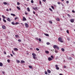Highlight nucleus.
Returning <instances> with one entry per match:
<instances>
[{"label":"nucleus","instance_id":"f257e3e1","mask_svg":"<svg viewBox=\"0 0 75 75\" xmlns=\"http://www.w3.org/2000/svg\"><path fill=\"white\" fill-rule=\"evenodd\" d=\"M53 48H54V49H55V48H56V49H57V50H59V47L57 45H54L53 46Z\"/></svg>","mask_w":75,"mask_h":75},{"label":"nucleus","instance_id":"f03ea898","mask_svg":"<svg viewBox=\"0 0 75 75\" xmlns=\"http://www.w3.org/2000/svg\"><path fill=\"white\" fill-rule=\"evenodd\" d=\"M59 41H60L61 42H63L64 41L62 40V39L61 37L59 38L58 39Z\"/></svg>","mask_w":75,"mask_h":75},{"label":"nucleus","instance_id":"7ed1b4c3","mask_svg":"<svg viewBox=\"0 0 75 75\" xmlns=\"http://www.w3.org/2000/svg\"><path fill=\"white\" fill-rule=\"evenodd\" d=\"M2 29H3V30H6V26L4 25H2Z\"/></svg>","mask_w":75,"mask_h":75},{"label":"nucleus","instance_id":"20e7f679","mask_svg":"<svg viewBox=\"0 0 75 75\" xmlns=\"http://www.w3.org/2000/svg\"><path fill=\"white\" fill-rule=\"evenodd\" d=\"M33 10H35L36 11L38 10V7H37V6L36 7H33Z\"/></svg>","mask_w":75,"mask_h":75},{"label":"nucleus","instance_id":"39448f33","mask_svg":"<svg viewBox=\"0 0 75 75\" xmlns=\"http://www.w3.org/2000/svg\"><path fill=\"white\" fill-rule=\"evenodd\" d=\"M70 21L71 23H74V19H71Z\"/></svg>","mask_w":75,"mask_h":75},{"label":"nucleus","instance_id":"423d86ee","mask_svg":"<svg viewBox=\"0 0 75 75\" xmlns=\"http://www.w3.org/2000/svg\"><path fill=\"white\" fill-rule=\"evenodd\" d=\"M25 27L26 28H28V24H27V23H25Z\"/></svg>","mask_w":75,"mask_h":75},{"label":"nucleus","instance_id":"0eeeda50","mask_svg":"<svg viewBox=\"0 0 75 75\" xmlns=\"http://www.w3.org/2000/svg\"><path fill=\"white\" fill-rule=\"evenodd\" d=\"M48 61H52V59L51 57H48Z\"/></svg>","mask_w":75,"mask_h":75},{"label":"nucleus","instance_id":"6e6552de","mask_svg":"<svg viewBox=\"0 0 75 75\" xmlns=\"http://www.w3.org/2000/svg\"><path fill=\"white\" fill-rule=\"evenodd\" d=\"M26 20H27L26 18H25L24 17H23V21H26Z\"/></svg>","mask_w":75,"mask_h":75},{"label":"nucleus","instance_id":"1a4fd4ad","mask_svg":"<svg viewBox=\"0 0 75 75\" xmlns=\"http://www.w3.org/2000/svg\"><path fill=\"white\" fill-rule=\"evenodd\" d=\"M25 61L22 60L21 61V64H23V63H25Z\"/></svg>","mask_w":75,"mask_h":75},{"label":"nucleus","instance_id":"9d476101","mask_svg":"<svg viewBox=\"0 0 75 75\" xmlns=\"http://www.w3.org/2000/svg\"><path fill=\"white\" fill-rule=\"evenodd\" d=\"M47 72L48 73H49V74H50L51 73V71L48 69L47 70Z\"/></svg>","mask_w":75,"mask_h":75},{"label":"nucleus","instance_id":"9b49d317","mask_svg":"<svg viewBox=\"0 0 75 75\" xmlns=\"http://www.w3.org/2000/svg\"><path fill=\"white\" fill-rule=\"evenodd\" d=\"M7 21H9V22H10L11 21V20H10V19L9 18H8L7 19Z\"/></svg>","mask_w":75,"mask_h":75},{"label":"nucleus","instance_id":"f8f14e48","mask_svg":"<svg viewBox=\"0 0 75 75\" xmlns=\"http://www.w3.org/2000/svg\"><path fill=\"white\" fill-rule=\"evenodd\" d=\"M57 21H60V19L59 18H57Z\"/></svg>","mask_w":75,"mask_h":75},{"label":"nucleus","instance_id":"ddd939ff","mask_svg":"<svg viewBox=\"0 0 75 75\" xmlns=\"http://www.w3.org/2000/svg\"><path fill=\"white\" fill-rule=\"evenodd\" d=\"M14 51H18V49H17V48H14Z\"/></svg>","mask_w":75,"mask_h":75},{"label":"nucleus","instance_id":"4468645a","mask_svg":"<svg viewBox=\"0 0 75 75\" xmlns=\"http://www.w3.org/2000/svg\"><path fill=\"white\" fill-rule=\"evenodd\" d=\"M4 4V5H7V3L6 2H3Z\"/></svg>","mask_w":75,"mask_h":75},{"label":"nucleus","instance_id":"2eb2a0df","mask_svg":"<svg viewBox=\"0 0 75 75\" xmlns=\"http://www.w3.org/2000/svg\"><path fill=\"white\" fill-rule=\"evenodd\" d=\"M45 52L46 54H49V51H45Z\"/></svg>","mask_w":75,"mask_h":75},{"label":"nucleus","instance_id":"dca6fc26","mask_svg":"<svg viewBox=\"0 0 75 75\" xmlns=\"http://www.w3.org/2000/svg\"><path fill=\"white\" fill-rule=\"evenodd\" d=\"M32 55L33 56H36V54H35V53H33L32 54Z\"/></svg>","mask_w":75,"mask_h":75},{"label":"nucleus","instance_id":"f3484780","mask_svg":"<svg viewBox=\"0 0 75 75\" xmlns=\"http://www.w3.org/2000/svg\"><path fill=\"white\" fill-rule=\"evenodd\" d=\"M3 64L2 63L0 62V66L3 67Z\"/></svg>","mask_w":75,"mask_h":75},{"label":"nucleus","instance_id":"a211bd4d","mask_svg":"<svg viewBox=\"0 0 75 75\" xmlns=\"http://www.w3.org/2000/svg\"><path fill=\"white\" fill-rule=\"evenodd\" d=\"M61 50H62V51L63 52L65 51V49H64L63 48H62L61 49Z\"/></svg>","mask_w":75,"mask_h":75},{"label":"nucleus","instance_id":"6ab92c4d","mask_svg":"<svg viewBox=\"0 0 75 75\" xmlns=\"http://www.w3.org/2000/svg\"><path fill=\"white\" fill-rule=\"evenodd\" d=\"M27 9L28 11H29V12L30 11V8H27Z\"/></svg>","mask_w":75,"mask_h":75},{"label":"nucleus","instance_id":"aec40b11","mask_svg":"<svg viewBox=\"0 0 75 75\" xmlns=\"http://www.w3.org/2000/svg\"><path fill=\"white\" fill-rule=\"evenodd\" d=\"M44 34H45V35H46V36H47V37L49 36V35H48V34H46V33H44Z\"/></svg>","mask_w":75,"mask_h":75},{"label":"nucleus","instance_id":"412c9836","mask_svg":"<svg viewBox=\"0 0 75 75\" xmlns=\"http://www.w3.org/2000/svg\"><path fill=\"white\" fill-rule=\"evenodd\" d=\"M11 16H16V15H15L14 14H13V13H11Z\"/></svg>","mask_w":75,"mask_h":75},{"label":"nucleus","instance_id":"4be33fe9","mask_svg":"<svg viewBox=\"0 0 75 75\" xmlns=\"http://www.w3.org/2000/svg\"><path fill=\"white\" fill-rule=\"evenodd\" d=\"M17 8H18V10H20L21 9H20V8L19 7L17 6Z\"/></svg>","mask_w":75,"mask_h":75},{"label":"nucleus","instance_id":"5701e85b","mask_svg":"<svg viewBox=\"0 0 75 75\" xmlns=\"http://www.w3.org/2000/svg\"><path fill=\"white\" fill-rule=\"evenodd\" d=\"M68 59H69V60H72V58L71 57H69Z\"/></svg>","mask_w":75,"mask_h":75},{"label":"nucleus","instance_id":"b1692460","mask_svg":"<svg viewBox=\"0 0 75 75\" xmlns=\"http://www.w3.org/2000/svg\"><path fill=\"white\" fill-rule=\"evenodd\" d=\"M49 23H50V24H52V22L51 21H49Z\"/></svg>","mask_w":75,"mask_h":75},{"label":"nucleus","instance_id":"393cba45","mask_svg":"<svg viewBox=\"0 0 75 75\" xmlns=\"http://www.w3.org/2000/svg\"><path fill=\"white\" fill-rule=\"evenodd\" d=\"M58 50H56V49H55V53H58Z\"/></svg>","mask_w":75,"mask_h":75},{"label":"nucleus","instance_id":"a878e982","mask_svg":"<svg viewBox=\"0 0 75 75\" xmlns=\"http://www.w3.org/2000/svg\"><path fill=\"white\" fill-rule=\"evenodd\" d=\"M16 61L18 63H20V61H19L18 60H16Z\"/></svg>","mask_w":75,"mask_h":75},{"label":"nucleus","instance_id":"bb28decb","mask_svg":"<svg viewBox=\"0 0 75 75\" xmlns=\"http://www.w3.org/2000/svg\"><path fill=\"white\" fill-rule=\"evenodd\" d=\"M29 68L30 69H31V68H32V66H31L30 65L29 66Z\"/></svg>","mask_w":75,"mask_h":75},{"label":"nucleus","instance_id":"cd10ccee","mask_svg":"<svg viewBox=\"0 0 75 75\" xmlns=\"http://www.w3.org/2000/svg\"><path fill=\"white\" fill-rule=\"evenodd\" d=\"M18 41L20 42H21V40L20 39H18Z\"/></svg>","mask_w":75,"mask_h":75},{"label":"nucleus","instance_id":"c85d7f7f","mask_svg":"<svg viewBox=\"0 0 75 75\" xmlns=\"http://www.w3.org/2000/svg\"><path fill=\"white\" fill-rule=\"evenodd\" d=\"M12 24H13V25H15V23L14 22H11Z\"/></svg>","mask_w":75,"mask_h":75},{"label":"nucleus","instance_id":"c756f323","mask_svg":"<svg viewBox=\"0 0 75 75\" xmlns=\"http://www.w3.org/2000/svg\"><path fill=\"white\" fill-rule=\"evenodd\" d=\"M2 17H3V19H5V17L4 16V15H2Z\"/></svg>","mask_w":75,"mask_h":75},{"label":"nucleus","instance_id":"7c9ffc66","mask_svg":"<svg viewBox=\"0 0 75 75\" xmlns=\"http://www.w3.org/2000/svg\"><path fill=\"white\" fill-rule=\"evenodd\" d=\"M3 21L5 23H6V21L4 19H3Z\"/></svg>","mask_w":75,"mask_h":75},{"label":"nucleus","instance_id":"2f4dec72","mask_svg":"<svg viewBox=\"0 0 75 75\" xmlns=\"http://www.w3.org/2000/svg\"><path fill=\"white\" fill-rule=\"evenodd\" d=\"M7 61L8 62V63H9V62H10V59H8Z\"/></svg>","mask_w":75,"mask_h":75},{"label":"nucleus","instance_id":"473e14b6","mask_svg":"<svg viewBox=\"0 0 75 75\" xmlns=\"http://www.w3.org/2000/svg\"><path fill=\"white\" fill-rule=\"evenodd\" d=\"M47 45H50V43L49 42H47L46 43Z\"/></svg>","mask_w":75,"mask_h":75},{"label":"nucleus","instance_id":"72a5a7b5","mask_svg":"<svg viewBox=\"0 0 75 75\" xmlns=\"http://www.w3.org/2000/svg\"><path fill=\"white\" fill-rule=\"evenodd\" d=\"M18 18L17 17H16L15 18V20H17V19H18Z\"/></svg>","mask_w":75,"mask_h":75},{"label":"nucleus","instance_id":"f704fd0d","mask_svg":"<svg viewBox=\"0 0 75 75\" xmlns=\"http://www.w3.org/2000/svg\"><path fill=\"white\" fill-rule=\"evenodd\" d=\"M17 4L18 5H20V2H17Z\"/></svg>","mask_w":75,"mask_h":75},{"label":"nucleus","instance_id":"c9c22d12","mask_svg":"<svg viewBox=\"0 0 75 75\" xmlns=\"http://www.w3.org/2000/svg\"><path fill=\"white\" fill-rule=\"evenodd\" d=\"M45 74H46V75H47L48 74L47 71H45Z\"/></svg>","mask_w":75,"mask_h":75},{"label":"nucleus","instance_id":"e433bc0d","mask_svg":"<svg viewBox=\"0 0 75 75\" xmlns=\"http://www.w3.org/2000/svg\"><path fill=\"white\" fill-rule=\"evenodd\" d=\"M51 7L52 8V9H53V10H54V7L53 6H52Z\"/></svg>","mask_w":75,"mask_h":75},{"label":"nucleus","instance_id":"4c0bfd02","mask_svg":"<svg viewBox=\"0 0 75 75\" xmlns=\"http://www.w3.org/2000/svg\"><path fill=\"white\" fill-rule=\"evenodd\" d=\"M67 34H69V30H67Z\"/></svg>","mask_w":75,"mask_h":75},{"label":"nucleus","instance_id":"58836bf2","mask_svg":"<svg viewBox=\"0 0 75 75\" xmlns=\"http://www.w3.org/2000/svg\"><path fill=\"white\" fill-rule=\"evenodd\" d=\"M67 16L69 17H71V15H70L69 14H68Z\"/></svg>","mask_w":75,"mask_h":75},{"label":"nucleus","instance_id":"ea45409f","mask_svg":"<svg viewBox=\"0 0 75 75\" xmlns=\"http://www.w3.org/2000/svg\"><path fill=\"white\" fill-rule=\"evenodd\" d=\"M49 10H50V11H53L52 10V9H51V8H49Z\"/></svg>","mask_w":75,"mask_h":75},{"label":"nucleus","instance_id":"a19ab883","mask_svg":"<svg viewBox=\"0 0 75 75\" xmlns=\"http://www.w3.org/2000/svg\"><path fill=\"white\" fill-rule=\"evenodd\" d=\"M36 50L37 51H39L40 50V49L38 48H36Z\"/></svg>","mask_w":75,"mask_h":75},{"label":"nucleus","instance_id":"79ce46f5","mask_svg":"<svg viewBox=\"0 0 75 75\" xmlns=\"http://www.w3.org/2000/svg\"><path fill=\"white\" fill-rule=\"evenodd\" d=\"M56 69H57V70H58L59 69V68L58 67L56 68Z\"/></svg>","mask_w":75,"mask_h":75},{"label":"nucleus","instance_id":"37998d69","mask_svg":"<svg viewBox=\"0 0 75 75\" xmlns=\"http://www.w3.org/2000/svg\"><path fill=\"white\" fill-rule=\"evenodd\" d=\"M39 41L40 42L41 41V38H39Z\"/></svg>","mask_w":75,"mask_h":75},{"label":"nucleus","instance_id":"c03bdc74","mask_svg":"<svg viewBox=\"0 0 75 75\" xmlns=\"http://www.w3.org/2000/svg\"><path fill=\"white\" fill-rule=\"evenodd\" d=\"M31 2L32 3H34V1H33V0H32L31 1Z\"/></svg>","mask_w":75,"mask_h":75},{"label":"nucleus","instance_id":"a18cd8bd","mask_svg":"<svg viewBox=\"0 0 75 75\" xmlns=\"http://www.w3.org/2000/svg\"><path fill=\"white\" fill-rule=\"evenodd\" d=\"M16 37H18V35H15Z\"/></svg>","mask_w":75,"mask_h":75},{"label":"nucleus","instance_id":"49530a36","mask_svg":"<svg viewBox=\"0 0 75 75\" xmlns=\"http://www.w3.org/2000/svg\"><path fill=\"white\" fill-rule=\"evenodd\" d=\"M39 4H41V1H39Z\"/></svg>","mask_w":75,"mask_h":75},{"label":"nucleus","instance_id":"de8ad7c7","mask_svg":"<svg viewBox=\"0 0 75 75\" xmlns=\"http://www.w3.org/2000/svg\"><path fill=\"white\" fill-rule=\"evenodd\" d=\"M57 4H61V2H57Z\"/></svg>","mask_w":75,"mask_h":75},{"label":"nucleus","instance_id":"09e8293b","mask_svg":"<svg viewBox=\"0 0 75 75\" xmlns=\"http://www.w3.org/2000/svg\"><path fill=\"white\" fill-rule=\"evenodd\" d=\"M72 13H75V11L72 10Z\"/></svg>","mask_w":75,"mask_h":75},{"label":"nucleus","instance_id":"8fccbe9b","mask_svg":"<svg viewBox=\"0 0 75 75\" xmlns=\"http://www.w3.org/2000/svg\"><path fill=\"white\" fill-rule=\"evenodd\" d=\"M12 52L13 54V55H15V54H14V53L13 50H12Z\"/></svg>","mask_w":75,"mask_h":75},{"label":"nucleus","instance_id":"3c124183","mask_svg":"<svg viewBox=\"0 0 75 75\" xmlns=\"http://www.w3.org/2000/svg\"><path fill=\"white\" fill-rule=\"evenodd\" d=\"M19 24V23H18V22H16L15 23V24Z\"/></svg>","mask_w":75,"mask_h":75},{"label":"nucleus","instance_id":"603ef678","mask_svg":"<svg viewBox=\"0 0 75 75\" xmlns=\"http://www.w3.org/2000/svg\"><path fill=\"white\" fill-rule=\"evenodd\" d=\"M51 57L52 58H54V56H51Z\"/></svg>","mask_w":75,"mask_h":75},{"label":"nucleus","instance_id":"864d4df0","mask_svg":"<svg viewBox=\"0 0 75 75\" xmlns=\"http://www.w3.org/2000/svg\"><path fill=\"white\" fill-rule=\"evenodd\" d=\"M66 3H67V4H68L69 3V1H66Z\"/></svg>","mask_w":75,"mask_h":75},{"label":"nucleus","instance_id":"5fc2aeb1","mask_svg":"<svg viewBox=\"0 0 75 75\" xmlns=\"http://www.w3.org/2000/svg\"><path fill=\"white\" fill-rule=\"evenodd\" d=\"M63 67H64V68H66L67 67L65 66H64Z\"/></svg>","mask_w":75,"mask_h":75},{"label":"nucleus","instance_id":"6e6d98bb","mask_svg":"<svg viewBox=\"0 0 75 75\" xmlns=\"http://www.w3.org/2000/svg\"><path fill=\"white\" fill-rule=\"evenodd\" d=\"M33 58L34 59H35V56H33Z\"/></svg>","mask_w":75,"mask_h":75},{"label":"nucleus","instance_id":"4d7b16f0","mask_svg":"<svg viewBox=\"0 0 75 75\" xmlns=\"http://www.w3.org/2000/svg\"><path fill=\"white\" fill-rule=\"evenodd\" d=\"M4 54H6V52H4Z\"/></svg>","mask_w":75,"mask_h":75},{"label":"nucleus","instance_id":"13d9d810","mask_svg":"<svg viewBox=\"0 0 75 75\" xmlns=\"http://www.w3.org/2000/svg\"><path fill=\"white\" fill-rule=\"evenodd\" d=\"M33 14H35V12L34 11H33Z\"/></svg>","mask_w":75,"mask_h":75},{"label":"nucleus","instance_id":"bf43d9fd","mask_svg":"<svg viewBox=\"0 0 75 75\" xmlns=\"http://www.w3.org/2000/svg\"><path fill=\"white\" fill-rule=\"evenodd\" d=\"M43 1H44V2H45L46 1V0H42Z\"/></svg>","mask_w":75,"mask_h":75},{"label":"nucleus","instance_id":"052dcab7","mask_svg":"<svg viewBox=\"0 0 75 75\" xmlns=\"http://www.w3.org/2000/svg\"><path fill=\"white\" fill-rule=\"evenodd\" d=\"M6 11H9V10L8 9H7Z\"/></svg>","mask_w":75,"mask_h":75},{"label":"nucleus","instance_id":"680f3d73","mask_svg":"<svg viewBox=\"0 0 75 75\" xmlns=\"http://www.w3.org/2000/svg\"><path fill=\"white\" fill-rule=\"evenodd\" d=\"M55 67H56V68L58 67V66L57 65H56Z\"/></svg>","mask_w":75,"mask_h":75},{"label":"nucleus","instance_id":"e2e57ef3","mask_svg":"<svg viewBox=\"0 0 75 75\" xmlns=\"http://www.w3.org/2000/svg\"><path fill=\"white\" fill-rule=\"evenodd\" d=\"M36 40H38V38H36Z\"/></svg>","mask_w":75,"mask_h":75},{"label":"nucleus","instance_id":"0e129e2a","mask_svg":"<svg viewBox=\"0 0 75 75\" xmlns=\"http://www.w3.org/2000/svg\"><path fill=\"white\" fill-rule=\"evenodd\" d=\"M25 14H26V15H27V14H28V13L26 12L25 13Z\"/></svg>","mask_w":75,"mask_h":75},{"label":"nucleus","instance_id":"69168bd1","mask_svg":"<svg viewBox=\"0 0 75 75\" xmlns=\"http://www.w3.org/2000/svg\"><path fill=\"white\" fill-rule=\"evenodd\" d=\"M70 39L69 38H67V40L69 41Z\"/></svg>","mask_w":75,"mask_h":75},{"label":"nucleus","instance_id":"338daca9","mask_svg":"<svg viewBox=\"0 0 75 75\" xmlns=\"http://www.w3.org/2000/svg\"><path fill=\"white\" fill-rule=\"evenodd\" d=\"M10 55H11V56L12 57H13V54H10Z\"/></svg>","mask_w":75,"mask_h":75},{"label":"nucleus","instance_id":"774afa93","mask_svg":"<svg viewBox=\"0 0 75 75\" xmlns=\"http://www.w3.org/2000/svg\"><path fill=\"white\" fill-rule=\"evenodd\" d=\"M59 75H62V74H59Z\"/></svg>","mask_w":75,"mask_h":75}]
</instances>
